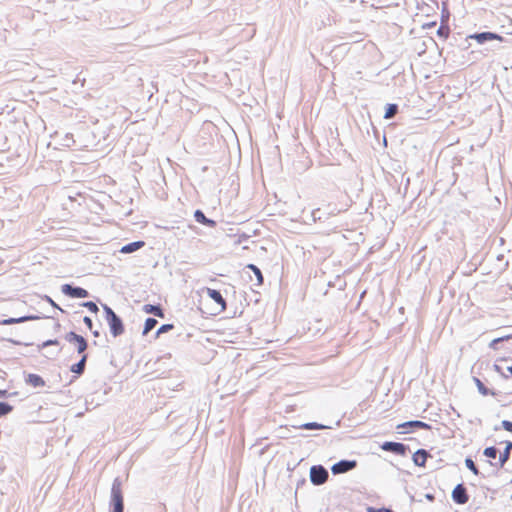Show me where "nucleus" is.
Instances as JSON below:
<instances>
[{"instance_id": "56", "label": "nucleus", "mask_w": 512, "mask_h": 512, "mask_svg": "<svg viewBox=\"0 0 512 512\" xmlns=\"http://www.w3.org/2000/svg\"><path fill=\"white\" fill-rule=\"evenodd\" d=\"M245 249H248V246L243 245V246H242V250H245Z\"/></svg>"}, {"instance_id": "54", "label": "nucleus", "mask_w": 512, "mask_h": 512, "mask_svg": "<svg viewBox=\"0 0 512 512\" xmlns=\"http://www.w3.org/2000/svg\"><path fill=\"white\" fill-rule=\"evenodd\" d=\"M6 393H7V391H6V390H0V396H5V395H6Z\"/></svg>"}, {"instance_id": "9", "label": "nucleus", "mask_w": 512, "mask_h": 512, "mask_svg": "<svg viewBox=\"0 0 512 512\" xmlns=\"http://www.w3.org/2000/svg\"><path fill=\"white\" fill-rule=\"evenodd\" d=\"M358 465L356 460L342 459L331 466L333 475L344 474L355 469Z\"/></svg>"}, {"instance_id": "44", "label": "nucleus", "mask_w": 512, "mask_h": 512, "mask_svg": "<svg viewBox=\"0 0 512 512\" xmlns=\"http://www.w3.org/2000/svg\"><path fill=\"white\" fill-rule=\"evenodd\" d=\"M436 24H437V22H436V21L427 22V23H424V24L422 25V28H423L424 30L431 29V28L435 27V26H436Z\"/></svg>"}, {"instance_id": "2", "label": "nucleus", "mask_w": 512, "mask_h": 512, "mask_svg": "<svg viewBox=\"0 0 512 512\" xmlns=\"http://www.w3.org/2000/svg\"><path fill=\"white\" fill-rule=\"evenodd\" d=\"M250 271H252L254 276H255V279H256V283L255 284L256 285H262L263 282H264V276H263L262 271L260 270V268L258 266H256L255 264H248L241 271L240 270H234L232 272V275L229 276V278L234 280L235 276L239 275L241 278H244V275H247V276H249L250 280L253 281V278L250 275ZM229 273H231V271Z\"/></svg>"}, {"instance_id": "14", "label": "nucleus", "mask_w": 512, "mask_h": 512, "mask_svg": "<svg viewBox=\"0 0 512 512\" xmlns=\"http://www.w3.org/2000/svg\"><path fill=\"white\" fill-rule=\"evenodd\" d=\"M431 457L428 450L420 448L412 456L413 463L418 467H425L427 459Z\"/></svg>"}, {"instance_id": "19", "label": "nucleus", "mask_w": 512, "mask_h": 512, "mask_svg": "<svg viewBox=\"0 0 512 512\" xmlns=\"http://www.w3.org/2000/svg\"><path fill=\"white\" fill-rule=\"evenodd\" d=\"M143 310H144V312L153 314L159 318H164V313L160 306L146 304V305H144Z\"/></svg>"}, {"instance_id": "41", "label": "nucleus", "mask_w": 512, "mask_h": 512, "mask_svg": "<svg viewBox=\"0 0 512 512\" xmlns=\"http://www.w3.org/2000/svg\"><path fill=\"white\" fill-rule=\"evenodd\" d=\"M239 28H240L239 25H232V26L226 27V30H228L229 35H234L238 32Z\"/></svg>"}, {"instance_id": "39", "label": "nucleus", "mask_w": 512, "mask_h": 512, "mask_svg": "<svg viewBox=\"0 0 512 512\" xmlns=\"http://www.w3.org/2000/svg\"><path fill=\"white\" fill-rule=\"evenodd\" d=\"M493 369H494V371H496L497 373H499V374H500V376H501L502 378H504V379H508V375H507V374H505V372L503 371V369H502V367H501V366H499L498 364H494V365H493Z\"/></svg>"}, {"instance_id": "31", "label": "nucleus", "mask_w": 512, "mask_h": 512, "mask_svg": "<svg viewBox=\"0 0 512 512\" xmlns=\"http://www.w3.org/2000/svg\"><path fill=\"white\" fill-rule=\"evenodd\" d=\"M312 217L314 221L325 220V212L323 208H317L312 211Z\"/></svg>"}, {"instance_id": "26", "label": "nucleus", "mask_w": 512, "mask_h": 512, "mask_svg": "<svg viewBox=\"0 0 512 512\" xmlns=\"http://www.w3.org/2000/svg\"><path fill=\"white\" fill-rule=\"evenodd\" d=\"M27 382L29 384H31L32 386H34V387H38V386H43L44 385L43 379L39 375H36V374H30L28 376Z\"/></svg>"}, {"instance_id": "21", "label": "nucleus", "mask_w": 512, "mask_h": 512, "mask_svg": "<svg viewBox=\"0 0 512 512\" xmlns=\"http://www.w3.org/2000/svg\"><path fill=\"white\" fill-rule=\"evenodd\" d=\"M230 291L232 292V296L235 301H237V300L241 301V298L243 297V293H245L242 290H239V292H237L235 285L226 283V290H225L226 295H228L230 293Z\"/></svg>"}, {"instance_id": "4", "label": "nucleus", "mask_w": 512, "mask_h": 512, "mask_svg": "<svg viewBox=\"0 0 512 512\" xmlns=\"http://www.w3.org/2000/svg\"><path fill=\"white\" fill-rule=\"evenodd\" d=\"M310 481L314 486H320L327 482L329 478L328 470L321 464L312 465L310 468Z\"/></svg>"}, {"instance_id": "5", "label": "nucleus", "mask_w": 512, "mask_h": 512, "mask_svg": "<svg viewBox=\"0 0 512 512\" xmlns=\"http://www.w3.org/2000/svg\"><path fill=\"white\" fill-rule=\"evenodd\" d=\"M111 505L113 508L112 512H123V494L122 487L119 481H114L111 488Z\"/></svg>"}, {"instance_id": "10", "label": "nucleus", "mask_w": 512, "mask_h": 512, "mask_svg": "<svg viewBox=\"0 0 512 512\" xmlns=\"http://www.w3.org/2000/svg\"><path fill=\"white\" fill-rule=\"evenodd\" d=\"M451 498L458 505H464L469 501V494L464 483H459L454 487Z\"/></svg>"}, {"instance_id": "42", "label": "nucleus", "mask_w": 512, "mask_h": 512, "mask_svg": "<svg viewBox=\"0 0 512 512\" xmlns=\"http://www.w3.org/2000/svg\"><path fill=\"white\" fill-rule=\"evenodd\" d=\"M226 357H235L236 350L234 347H226Z\"/></svg>"}, {"instance_id": "30", "label": "nucleus", "mask_w": 512, "mask_h": 512, "mask_svg": "<svg viewBox=\"0 0 512 512\" xmlns=\"http://www.w3.org/2000/svg\"><path fill=\"white\" fill-rule=\"evenodd\" d=\"M157 324V320L154 318H148L145 321L143 335H147Z\"/></svg>"}, {"instance_id": "47", "label": "nucleus", "mask_w": 512, "mask_h": 512, "mask_svg": "<svg viewBox=\"0 0 512 512\" xmlns=\"http://www.w3.org/2000/svg\"><path fill=\"white\" fill-rule=\"evenodd\" d=\"M424 498L430 502H433L435 500V495L432 493H426L424 495Z\"/></svg>"}, {"instance_id": "48", "label": "nucleus", "mask_w": 512, "mask_h": 512, "mask_svg": "<svg viewBox=\"0 0 512 512\" xmlns=\"http://www.w3.org/2000/svg\"><path fill=\"white\" fill-rule=\"evenodd\" d=\"M498 338L500 339L501 342H504V341L512 339V335L509 334V335H505V336L498 337Z\"/></svg>"}, {"instance_id": "27", "label": "nucleus", "mask_w": 512, "mask_h": 512, "mask_svg": "<svg viewBox=\"0 0 512 512\" xmlns=\"http://www.w3.org/2000/svg\"><path fill=\"white\" fill-rule=\"evenodd\" d=\"M499 453V450L495 446L486 447L483 451L484 456L490 459H495Z\"/></svg>"}, {"instance_id": "50", "label": "nucleus", "mask_w": 512, "mask_h": 512, "mask_svg": "<svg viewBox=\"0 0 512 512\" xmlns=\"http://www.w3.org/2000/svg\"><path fill=\"white\" fill-rule=\"evenodd\" d=\"M232 335H233V333H227V332H226V339H225V342H226V343H227V342H230V343H233V342H234V340H233L232 338H229V337H230V336H232Z\"/></svg>"}, {"instance_id": "45", "label": "nucleus", "mask_w": 512, "mask_h": 512, "mask_svg": "<svg viewBox=\"0 0 512 512\" xmlns=\"http://www.w3.org/2000/svg\"><path fill=\"white\" fill-rule=\"evenodd\" d=\"M50 345H59V341L58 340H47L42 344L43 347L50 346Z\"/></svg>"}, {"instance_id": "40", "label": "nucleus", "mask_w": 512, "mask_h": 512, "mask_svg": "<svg viewBox=\"0 0 512 512\" xmlns=\"http://www.w3.org/2000/svg\"><path fill=\"white\" fill-rule=\"evenodd\" d=\"M502 343L500 341L499 338H495L493 339L490 344H489V348L493 349V350H497L499 348V344Z\"/></svg>"}, {"instance_id": "33", "label": "nucleus", "mask_w": 512, "mask_h": 512, "mask_svg": "<svg viewBox=\"0 0 512 512\" xmlns=\"http://www.w3.org/2000/svg\"><path fill=\"white\" fill-rule=\"evenodd\" d=\"M11 411H12V406L11 405H9L7 403H4V402H0V417L4 416V415H7Z\"/></svg>"}, {"instance_id": "36", "label": "nucleus", "mask_w": 512, "mask_h": 512, "mask_svg": "<svg viewBox=\"0 0 512 512\" xmlns=\"http://www.w3.org/2000/svg\"><path fill=\"white\" fill-rule=\"evenodd\" d=\"M83 306L86 307L92 313H97L98 312V306L94 302H92V301L85 302L83 304Z\"/></svg>"}, {"instance_id": "15", "label": "nucleus", "mask_w": 512, "mask_h": 512, "mask_svg": "<svg viewBox=\"0 0 512 512\" xmlns=\"http://www.w3.org/2000/svg\"><path fill=\"white\" fill-rule=\"evenodd\" d=\"M473 382L476 385L478 392L482 396H489V395L496 396L498 394L495 390H492V389H489L488 387H486L485 384L483 383V381L480 380L478 377L474 376Z\"/></svg>"}, {"instance_id": "57", "label": "nucleus", "mask_w": 512, "mask_h": 512, "mask_svg": "<svg viewBox=\"0 0 512 512\" xmlns=\"http://www.w3.org/2000/svg\"><path fill=\"white\" fill-rule=\"evenodd\" d=\"M93 334H94V336H96V337L99 335L98 331L93 332Z\"/></svg>"}, {"instance_id": "59", "label": "nucleus", "mask_w": 512, "mask_h": 512, "mask_svg": "<svg viewBox=\"0 0 512 512\" xmlns=\"http://www.w3.org/2000/svg\"><path fill=\"white\" fill-rule=\"evenodd\" d=\"M225 77H226V81L229 80V76L227 73L225 74Z\"/></svg>"}, {"instance_id": "58", "label": "nucleus", "mask_w": 512, "mask_h": 512, "mask_svg": "<svg viewBox=\"0 0 512 512\" xmlns=\"http://www.w3.org/2000/svg\"><path fill=\"white\" fill-rule=\"evenodd\" d=\"M243 39H248V35H246L245 37H241V40Z\"/></svg>"}, {"instance_id": "3", "label": "nucleus", "mask_w": 512, "mask_h": 512, "mask_svg": "<svg viewBox=\"0 0 512 512\" xmlns=\"http://www.w3.org/2000/svg\"><path fill=\"white\" fill-rule=\"evenodd\" d=\"M104 311L112 335L114 337L121 335L124 332V327L121 319L114 313V311L110 307L106 305L104 306Z\"/></svg>"}, {"instance_id": "52", "label": "nucleus", "mask_w": 512, "mask_h": 512, "mask_svg": "<svg viewBox=\"0 0 512 512\" xmlns=\"http://www.w3.org/2000/svg\"><path fill=\"white\" fill-rule=\"evenodd\" d=\"M230 130H231L230 131L231 132V136L236 139L237 138L236 133L234 132V130L231 127H230Z\"/></svg>"}, {"instance_id": "12", "label": "nucleus", "mask_w": 512, "mask_h": 512, "mask_svg": "<svg viewBox=\"0 0 512 512\" xmlns=\"http://www.w3.org/2000/svg\"><path fill=\"white\" fill-rule=\"evenodd\" d=\"M207 298L214 300L218 305L224 307V300L219 291L210 288H203L201 290V305L205 303Z\"/></svg>"}, {"instance_id": "17", "label": "nucleus", "mask_w": 512, "mask_h": 512, "mask_svg": "<svg viewBox=\"0 0 512 512\" xmlns=\"http://www.w3.org/2000/svg\"><path fill=\"white\" fill-rule=\"evenodd\" d=\"M144 245H145L144 241L132 242V243H129L127 245H124L120 249V252L123 253V254H129V253H132L134 251H137L138 249H141L142 247H144Z\"/></svg>"}, {"instance_id": "13", "label": "nucleus", "mask_w": 512, "mask_h": 512, "mask_svg": "<svg viewBox=\"0 0 512 512\" xmlns=\"http://www.w3.org/2000/svg\"><path fill=\"white\" fill-rule=\"evenodd\" d=\"M62 292L72 298H85L88 296V291L81 287H72L69 284H64L61 287Z\"/></svg>"}, {"instance_id": "22", "label": "nucleus", "mask_w": 512, "mask_h": 512, "mask_svg": "<svg viewBox=\"0 0 512 512\" xmlns=\"http://www.w3.org/2000/svg\"><path fill=\"white\" fill-rule=\"evenodd\" d=\"M87 354H83L80 361L71 367V371L76 374H82L85 368V364L87 361Z\"/></svg>"}, {"instance_id": "51", "label": "nucleus", "mask_w": 512, "mask_h": 512, "mask_svg": "<svg viewBox=\"0 0 512 512\" xmlns=\"http://www.w3.org/2000/svg\"><path fill=\"white\" fill-rule=\"evenodd\" d=\"M504 260V255L503 254H499L497 256V261H503Z\"/></svg>"}, {"instance_id": "32", "label": "nucleus", "mask_w": 512, "mask_h": 512, "mask_svg": "<svg viewBox=\"0 0 512 512\" xmlns=\"http://www.w3.org/2000/svg\"><path fill=\"white\" fill-rule=\"evenodd\" d=\"M28 319H30V318L29 317L9 318V319L3 320L1 322V324H3V325L16 324V323L24 322Z\"/></svg>"}, {"instance_id": "53", "label": "nucleus", "mask_w": 512, "mask_h": 512, "mask_svg": "<svg viewBox=\"0 0 512 512\" xmlns=\"http://www.w3.org/2000/svg\"><path fill=\"white\" fill-rule=\"evenodd\" d=\"M507 371L512 375V364L507 367Z\"/></svg>"}, {"instance_id": "49", "label": "nucleus", "mask_w": 512, "mask_h": 512, "mask_svg": "<svg viewBox=\"0 0 512 512\" xmlns=\"http://www.w3.org/2000/svg\"><path fill=\"white\" fill-rule=\"evenodd\" d=\"M237 314L241 315V314H242V310L238 311V308L236 307V308L233 310V312H232V314H231V316H230V317H231V318H234Z\"/></svg>"}, {"instance_id": "37", "label": "nucleus", "mask_w": 512, "mask_h": 512, "mask_svg": "<svg viewBox=\"0 0 512 512\" xmlns=\"http://www.w3.org/2000/svg\"><path fill=\"white\" fill-rule=\"evenodd\" d=\"M173 329V325L172 324H164L162 325L158 330H157V336H159L160 334L162 333H166L170 330Z\"/></svg>"}, {"instance_id": "8", "label": "nucleus", "mask_w": 512, "mask_h": 512, "mask_svg": "<svg viewBox=\"0 0 512 512\" xmlns=\"http://www.w3.org/2000/svg\"><path fill=\"white\" fill-rule=\"evenodd\" d=\"M431 428H432V426L430 424L420 421V420L406 421V422H403V423L397 425V429L399 430V433H410L416 429L430 430Z\"/></svg>"}, {"instance_id": "35", "label": "nucleus", "mask_w": 512, "mask_h": 512, "mask_svg": "<svg viewBox=\"0 0 512 512\" xmlns=\"http://www.w3.org/2000/svg\"><path fill=\"white\" fill-rule=\"evenodd\" d=\"M367 512H394L391 508H387V507H380V508H376V507H368L367 508Z\"/></svg>"}, {"instance_id": "1", "label": "nucleus", "mask_w": 512, "mask_h": 512, "mask_svg": "<svg viewBox=\"0 0 512 512\" xmlns=\"http://www.w3.org/2000/svg\"><path fill=\"white\" fill-rule=\"evenodd\" d=\"M249 235L241 231L238 226L226 227V246H238L247 242Z\"/></svg>"}, {"instance_id": "18", "label": "nucleus", "mask_w": 512, "mask_h": 512, "mask_svg": "<svg viewBox=\"0 0 512 512\" xmlns=\"http://www.w3.org/2000/svg\"><path fill=\"white\" fill-rule=\"evenodd\" d=\"M399 112V106L395 103H388L385 106L384 118L389 120L395 117V115Z\"/></svg>"}, {"instance_id": "55", "label": "nucleus", "mask_w": 512, "mask_h": 512, "mask_svg": "<svg viewBox=\"0 0 512 512\" xmlns=\"http://www.w3.org/2000/svg\"><path fill=\"white\" fill-rule=\"evenodd\" d=\"M508 266H509V262H508V261H505V263H504V269L508 268Z\"/></svg>"}, {"instance_id": "29", "label": "nucleus", "mask_w": 512, "mask_h": 512, "mask_svg": "<svg viewBox=\"0 0 512 512\" xmlns=\"http://www.w3.org/2000/svg\"><path fill=\"white\" fill-rule=\"evenodd\" d=\"M194 216H195L196 221L199 222V223L206 224V225H213L214 224V222L211 221V220H208L205 217V215L203 214V212L200 211V210H197L195 212Z\"/></svg>"}, {"instance_id": "20", "label": "nucleus", "mask_w": 512, "mask_h": 512, "mask_svg": "<svg viewBox=\"0 0 512 512\" xmlns=\"http://www.w3.org/2000/svg\"><path fill=\"white\" fill-rule=\"evenodd\" d=\"M230 179H231V185H230V189L228 190V193H229L230 197H234V196L238 195L240 184L238 182V176L231 175Z\"/></svg>"}, {"instance_id": "38", "label": "nucleus", "mask_w": 512, "mask_h": 512, "mask_svg": "<svg viewBox=\"0 0 512 512\" xmlns=\"http://www.w3.org/2000/svg\"><path fill=\"white\" fill-rule=\"evenodd\" d=\"M501 427L508 431V432H511L512 433V421H509V420H503L501 422Z\"/></svg>"}, {"instance_id": "34", "label": "nucleus", "mask_w": 512, "mask_h": 512, "mask_svg": "<svg viewBox=\"0 0 512 512\" xmlns=\"http://www.w3.org/2000/svg\"><path fill=\"white\" fill-rule=\"evenodd\" d=\"M449 17H450V12H449V10L447 8V5L445 3H443L442 14H441V21H444V23L448 24Z\"/></svg>"}, {"instance_id": "11", "label": "nucleus", "mask_w": 512, "mask_h": 512, "mask_svg": "<svg viewBox=\"0 0 512 512\" xmlns=\"http://www.w3.org/2000/svg\"><path fill=\"white\" fill-rule=\"evenodd\" d=\"M65 339L68 342L75 344L77 352L79 354H85L84 352L86 351L88 344L83 336L71 331L65 335Z\"/></svg>"}, {"instance_id": "23", "label": "nucleus", "mask_w": 512, "mask_h": 512, "mask_svg": "<svg viewBox=\"0 0 512 512\" xmlns=\"http://www.w3.org/2000/svg\"><path fill=\"white\" fill-rule=\"evenodd\" d=\"M301 429H305V430H324V429H329L330 426H327V425H324V424H321V423H318V422H307V423H304L300 426Z\"/></svg>"}, {"instance_id": "7", "label": "nucleus", "mask_w": 512, "mask_h": 512, "mask_svg": "<svg viewBox=\"0 0 512 512\" xmlns=\"http://www.w3.org/2000/svg\"><path fill=\"white\" fill-rule=\"evenodd\" d=\"M468 39H473L478 44H484L488 41H493V40H497L500 42L505 41V38L503 36H501L500 34H497L495 32H490V31L477 32V33L470 34L466 37V40H468Z\"/></svg>"}, {"instance_id": "16", "label": "nucleus", "mask_w": 512, "mask_h": 512, "mask_svg": "<svg viewBox=\"0 0 512 512\" xmlns=\"http://www.w3.org/2000/svg\"><path fill=\"white\" fill-rule=\"evenodd\" d=\"M505 444H506V446H505L504 450L499 453V459H498V463H497L499 465V467H501V468L509 460L511 450H512V442L511 441H506Z\"/></svg>"}, {"instance_id": "25", "label": "nucleus", "mask_w": 512, "mask_h": 512, "mask_svg": "<svg viewBox=\"0 0 512 512\" xmlns=\"http://www.w3.org/2000/svg\"><path fill=\"white\" fill-rule=\"evenodd\" d=\"M324 212H325V219H328L330 216H334V215L341 213L342 209L337 208L336 205L328 204L324 208Z\"/></svg>"}, {"instance_id": "46", "label": "nucleus", "mask_w": 512, "mask_h": 512, "mask_svg": "<svg viewBox=\"0 0 512 512\" xmlns=\"http://www.w3.org/2000/svg\"><path fill=\"white\" fill-rule=\"evenodd\" d=\"M83 320H84V323L86 324V326L91 330L92 327H93V323H92L91 318L86 316V317H84Z\"/></svg>"}, {"instance_id": "43", "label": "nucleus", "mask_w": 512, "mask_h": 512, "mask_svg": "<svg viewBox=\"0 0 512 512\" xmlns=\"http://www.w3.org/2000/svg\"><path fill=\"white\" fill-rule=\"evenodd\" d=\"M306 485V479L304 477H302L301 479H299L296 483V492L295 494H297L298 490L300 489V487Z\"/></svg>"}, {"instance_id": "6", "label": "nucleus", "mask_w": 512, "mask_h": 512, "mask_svg": "<svg viewBox=\"0 0 512 512\" xmlns=\"http://www.w3.org/2000/svg\"><path fill=\"white\" fill-rule=\"evenodd\" d=\"M380 448L383 451L391 452L396 455L406 456L410 452V447L401 442L385 441L381 444Z\"/></svg>"}, {"instance_id": "24", "label": "nucleus", "mask_w": 512, "mask_h": 512, "mask_svg": "<svg viewBox=\"0 0 512 512\" xmlns=\"http://www.w3.org/2000/svg\"><path fill=\"white\" fill-rule=\"evenodd\" d=\"M450 32L451 30L449 24L444 23V21H441V24L437 29V36L443 39H447L450 35Z\"/></svg>"}, {"instance_id": "28", "label": "nucleus", "mask_w": 512, "mask_h": 512, "mask_svg": "<svg viewBox=\"0 0 512 512\" xmlns=\"http://www.w3.org/2000/svg\"><path fill=\"white\" fill-rule=\"evenodd\" d=\"M465 465L474 475H479L480 474L477 465L475 464V462L472 460L471 457H466Z\"/></svg>"}]
</instances>
